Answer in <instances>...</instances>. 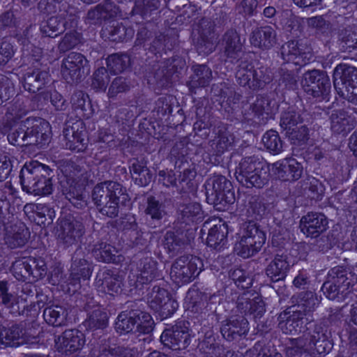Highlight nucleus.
Listing matches in <instances>:
<instances>
[{
  "label": "nucleus",
  "mask_w": 357,
  "mask_h": 357,
  "mask_svg": "<svg viewBox=\"0 0 357 357\" xmlns=\"http://www.w3.org/2000/svg\"><path fill=\"white\" fill-rule=\"evenodd\" d=\"M66 18L60 17L59 15L50 17L40 26V31L46 36L55 37L64 31Z\"/></svg>",
  "instance_id": "nucleus-42"
},
{
  "label": "nucleus",
  "mask_w": 357,
  "mask_h": 357,
  "mask_svg": "<svg viewBox=\"0 0 357 357\" xmlns=\"http://www.w3.org/2000/svg\"><path fill=\"white\" fill-rule=\"evenodd\" d=\"M281 54L285 61L300 65L305 59H307L310 50L298 41L291 40L282 45Z\"/></svg>",
  "instance_id": "nucleus-26"
},
{
  "label": "nucleus",
  "mask_w": 357,
  "mask_h": 357,
  "mask_svg": "<svg viewBox=\"0 0 357 357\" xmlns=\"http://www.w3.org/2000/svg\"><path fill=\"white\" fill-rule=\"evenodd\" d=\"M121 10L111 0H105L94 9L88 13V17L92 20H108L118 16H122Z\"/></svg>",
  "instance_id": "nucleus-33"
},
{
  "label": "nucleus",
  "mask_w": 357,
  "mask_h": 357,
  "mask_svg": "<svg viewBox=\"0 0 357 357\" xmlns=\"http://www.w3.org/2000/svg\"><path fill=\"white\" fill-rule=\"evenodd\" d=\"M286 351L289 356L301 354L305 352H312L304 335L296 339H290L289 343L286 348Z\"/></svg>",
  "instance_id": "nucleus-58"
},
{
  "label": "nucleus",
  "mask_w": 357,
  "mask_h": 357,
  "mask_svg": "<svg viewBox=\"0 0 357 357\" xmlns=\"http://www.w3.org/2000/svg\"><path fill=\"white\" fill-rule=\"evenodd\" d=\"M236 180L246 188H261L269 177V167L257 156L243 158L236 168Z\"/></svg>",
  "instance_id": "nucleus-2"
},
{
  "label": "nucleus",
  "mask_w": 357,
  "mask_h": 357,
  "mask_svg": "<svg viewBox=\"0 0 357 357\" xmlns=\"http://www.w3.org/2000/svg\"><path fill=\"white\" fill-rule=\"evenodd\" d=\"M236 77L238 83L242 86H247L251 89L252 79L255 77V68L248 63H242L239 65L236 73Z\"/></svg>",
  "instance_id": "nucleus-54"
},
{
  "label": "nucleus",
  "mask_w": 357,
  "mask_h": 357,
  "mask_svg": "<svg viewBox=\"0 0 357 357\" xmlns=\"http://www.w3.org/2000/svg\"><path fill=\"white\" fill-rule=\"evenodd\" d=\"M31 29V28L26 29L23 32V35L19 38L18 41L22 46L23 56L25 57L31 56L34 61H38L42 56L43 51L42 49L31 43L29 38Z\"/></svg>",
  "instance_id": "nucleus-46"
},
{
  "label": "nucleus",
  "mask_w": 357,
  "mask_h": 357,
  "mask_svg": "<svg viewBox=\"0 0 357 357\" xmlns=\"http://www.w3.org/2000/svg\"><path fill=\"white\" fill-rule=\"evenodd\" d=\"M303 166L294 158H285L273 165V173L281 180L295 181L301 178Z\"/></svg>",
  "instance_id": "nucleus-21"
},
{
  "label": "nucleus",
  "mask_w": 357,
  "mask_h": 357,
  "mask_svg": "<svg viewBox=\"0 0 357 357\" xmlns=\"http://www.w3.org/2000/svg\"><path fill=\"white\" fill-rule=\"evenodd\" d=\"M239 238L235 251L239 256L248 258L260 250L266 241V235L256 224L249 222L243 226Z\"/></svg>",
  "instance_id": "nucleus-4"
},
{
  "label": "nucleus",
  "mask_w": 357,
  "mask_h": 357,
  "mask_svg": "<svg viewBox=\"0 0 357 357\" xmlns=\"http://www.w3.org/2000/svg\"><path fill=\"white\" fill-rule=\"evenodd\" d=\"M275 30L271 26H264L255 29L250 34V43L259 48L270 49L277 42Z\"/></svg>",
  "instance_id": "nucleus-25"
},
{
  "label": "nucleus",
  "mask_w": 357,
  "mask_h": 357,
  "mask_svg": "<svg viewBox=\"0 0 357 357\" xmlns=\"http://www.w3.org/2000/svg\"><path fill=\"white\" fill-rule=\"evenodd\" d=\"M291 314L279 323V327L283 333L296 335L304 328L303 317L299 312L291 311Z\"/></svg>",
  "instance_id": "nucleus-40"
},
{
  "label": "nucleus",
  "mask_w": 357,
  "mask_h": 357,
  "mask_svg": "<svg viewBox=\"0 0 357 357\" xmlns=\"http://www.w3.org/2000/svg\"><path fill=\"white\" fill-rule=\"evenodd\" d=\"M289 268L287 257L284 255H276L266 268V274L273 282L284 280Z\"/></svg>",
  "instance_id": "nucleus-30"
},
{
  "label": "nucleus",
  "mask_w": 357,
  "mask_h": 357,
  "mask_svg": "<svg viewBox=\"0 0 357 357\" xmlns=\"http://www.w3.org/2000/svg\"><path fill=\"white\" fill-rule=\"evenodd\" d=\"M45 171L46 165L38 161L26 163L21 169L20 176L23 190L29 193L32 188L34 189L36 184L43 178V174H46Z\"/></svg>",
  "instance_id": "nucleus-19"
},
{
  "label": "nucleus",
  "mask_w": 357,
  "mask_h": 357,
  "mask_svg": "<svg viewBox=\"0 0 357 357\" xmlns=\"http://www.w3.org/2000/svg\"><path fill=\"white\" fill-rule=\"evenodd\" d=\"M112 40L114 41H123L132 37L134 31L122 24H113L109 31Z\"/></svg>",
  "instance_id": "nucleus-63"
},
{
  "label": "nucleus",
  "mask_w": 357,
  "mask_h": 357,
  "mask_svg": "<svg viewBox=\"0 0 357 357\" xmlns=\"http://www.w3.org/2000/svg\"><path fill=\"white\" fill-rule=\"evenodd\" d=\"M145 213L152 220H160L165 215V206L162 202L150 196L147 198Z\"/></svg>",
  "instance_id": "nucleus-57"
},
{
  "label": "nucleus",
  "mask_w": 357,
  "mask_h": 357,
  "mask_svg": "<svg viewBox=\"0 0 357 357\" xmlns=\"http://www.w3.org/2000/svg\"><path fill=\"white\" fill-rule=\"evenodd\" d=\"M301 231L308 237L317 238L328 227L326 216L321 213L310 212L303 216L300 221Z\"/></svg>",
  "instance_id": "nucleus-15"
},
{
  "label": "nucleus",
  "mask_w": 357,
  "mask_h": 357,
  "mask_svg": "<svg viewBox=\"0 0 357 357\" xmlns=\"http://www.w3.org/2000/svg\"><path fill=\"white\" fill-rule=\"evenodd\" d=\"M23 328L14 325L10 328H3L0 331V343L6 346L17 347L25 342Z\"/></svg>",
  "instance_id": "nucleus-36"
},
{
  "label": "nucleus",
  "mask_w": 357,
  "mask_h": 357,
  "mask_svg": "<svg viewBox=\"0 0 357 357\" xmlns=\"http://www.w3.org/2000/svg\"><path fill=\"white\" fill-rule=\"evenodd\" d=\"M46 174H43V178L36 184L34 189L29 192L35 195H47L52 193L53 185L52 182V171L46 166Z\"/></svg>",
  "instance_id": "nucleus-51"
},
{
  "label": "nucleus",
  "mask_w": 357,
  "mask_h": 357,
  "mask_svg": "<svg viewBox=\"0 0 357 357\" xmlns=\"http://www.w3.org/2000/svg\"><path fill=\"white\" fill-rule=\"evenodd\" d=\"M266 213V206L261 199L252 197L248 202L247 214L256 220L261 218Z\"/></svg>",
  "instance_id": "nucleus-59"
},
{
  "label": "nucleus",
  "mask_w": 357,
  "mask_h": 357,
  "mask_svg": "<svg viewBox=\"0 0 357 357\" xmlns=\"http://www.w3.org/2000/svg\"><path fill=\"white\" fill-rule=\"evenodd\" d=\"M248 321L243 316H233L222 325L221 333L228 341L236 340L247 334Z\"/></svg>",
  "instance_id": "nucleus-24"
},
{
  "label": "nucleus",
  "mask_w": 357,
  "mask_h": 357,
  "mask_svg": "<svg viewBox=\"0 0 357 357\" xmlns=\"http://www.w3.org/2000/svg\"><path fill=\"white\" fill-rule=\"evenodd\" d=\"M188 324L178 321L172 328L165 329L160 335L161 342L173 350L185 349L190 344Z\"/></svg>",
  "instance_id": "nucleus-9"
},
{
  "label": "nucleus",
  "mask_w": 357,
  "mask_h": 357,
  "mask_svg": "<svg viewBox=\"0 0 357 357\" xmlns=\"http://www.w3.org/2000/svg\"><path fill=\"white\" fill-rule=\"evenodd\" d=\"M135 320H137V331L141 333H149L153 329V320L151 316L145 312H135Z\"/></svg>",
  "instance_id": "nucleus-60"
},
{
  "label": "nucleus",
  "mask_w": 357,
  "mask_h": 357,
  "mask_svg": "<svg viewBox=\"0 0 357 357\" xmlns=\"http://www.w3.org/2000/svg\"><path fill=\"white\" fill-rule=\"evenodd\" d=\"M109 77L105 68H98L93 73L91 86L94 89L105 91Z\"/></svg>",
  "instance_id": "nucleus-64"
},
{
  "label": "nucleus",
  "mask_w": 357,
  "mask_h": 357,
  "mask_svg": "<svg viewBox=\"0 0 357 357\" xmlns=\"http://www.w3.org/2000/svg\"><path fill=\"white\" fill-rule=\"evenodd\" d=\"M272 100L268 97L259 96L251 105L252 112L259 117L264 114L268 115L272 112Z\"/></svg>",
  "instance_id": "nucleus-62"
},
{
  "label": "nucleus",
  "mask_w": 357,
  "mask_h": 357,
  "mask_svg": "<svg viewBox=\"0 0 357 357\" xmlns=\"http://www.w3.org/2000/svg\"><path fill=\"white\" fill-rule=\"evenodd\" d=\"M31 119L33 120V123L28 130L29 136L26 144L27 146H36L38 148H42L50 142V123L42 119Z\"/></svg>",
  "instance_id": "nucleus-20"
},
{
  "label": "nucleus",
  "mask_w": 357,
  "mask_h": 357,
  "mask_svg": "<svg viewBox=\"0 0 357 357\" xmlns=\"http://www.w3.org/2000/svg\"><path fill=\"white\" fill-rule=\"evenodd\" d=\"M147 296L149 306L167 316L172 314L178 308L177 302L170 298L168 291L158 286H154Z\"/></svg>",
  "instance_id": "nucleus-14"
},
{
  "label": "nucleus",
  "mask_w": 357,
  "mask_h": 357,
  "mask_svg": "<svg viewBox=\"0 0 357 357\" xmlns=\"http://www.w3.org/2000/svg\"><path fill=\"white\" fill-rule=\"evenodd\" d=\"M193 75L188 82L190 90L207 86L212 79V71L206 65H195L192 67Z\"/></svg>",
  "instance_id": "nucleus-37"
},
{
  "label": "nucleus",
  "mask_w": 357,
  "mask_h": 357,
  "mask_svg": "<svg viewBox=\"0 0 357 357\" xmlns=\"http://www.w3.org/2000/svg\"><path fill=\"white\" fill-rule=\"evenodd\" d=\"M84 234V227L79 221L71 218L61 220L57 236L66 246L77 244Z\"/></svg>",
  "instance_id": "nucleus-13"
},
{
  "label": "nucleus",
  "mask_w": 357,
  "mask_h": 357,
  "mask_svg": "<svg viewBox=\"0 0 357 357\" xmlns=\"http://www.w3.org/2000/svg\"><path fill=\"white\" fill-rule=\"evenodd\" d=\"M33 123V120L30 118L22 121H15L8 134V142L13 145L27 146L26 142L29 136L28 130Z\"/></svg>",
  "instance_id": "nucleus-29"
},
{
  "label": "nucleus",
  "mask_w": 357,
  "mask_h": 357,
  "mask_svg": "<svg viewBox=\"0 0 357 357\" xmlns=\"http://www.w3.org/2000/svg\"><path fill=\"white\" fill-rule=\"evenodd\" d=\"M84 342V335L79 331L66 330L55 339V347L59 352L70 354L79 350Z\"/></svg>",
  "instance_id": "nucleus-18"
},
{
  "label": "nucleus",
  "mask_w": 357,
  "mask_h": 357,
  "mask_svg": "<svg viewBox=\"0 0 357 357\" xmlns=\"http://www.w3.org/2000/svg\"><path fill=\"white\" fill-rule=\"evenodd\" d=\"M302 123L303 119L301 114L292 107H289L287 111L281 114L280 125L282 130L285 131V135L291 130H294L295 127L302 124Z\"/></svg>",
  "instance_id": "nucleus-47"
},
{
  "label": "nucleus",
  "mask_w": 357,
  "mask_h": 357,
  "mask_svg": "<svg viewBox=\"0 0 357 357\" xmlns=\"http://www.w3.org/2000/svg\"><path fill=\"white\" fill-rule=\"evenodd\" d=\"M333 84L338 94L357 104V68L346 64L337 65L333 72Z\"/></svg>",
  "instance_id": "nucleus-3"
},
{
  "label": "nucleus",
  "mask_w": 357,
  "mask_h": 357,
  "mask_svg": "<svg viewBox=\"0 0 357 357\" xmlns=\"http://www.w3.org/2000/svg\"><path fill=\"white\" fill-rule=\"evenodd\" d=\"M66 310L61 305H50L43 311L45 321L54 326H60L64 324L66 319Z\"/></svg>",
  "instance_id": "nucleus-43"
},
{
  "label": "nucleus",
  "mask_w": 357,
  "mask_h": 357,
  "mask_svg": "<svg viewBox=\"0 0 357 357\" xmlns=\"http://www.w3.org/2000/svg\"><path fill=\"white\" fill-rule=\"evenodd\" d=\"M354 126V119L343 110L334 111L331 116V128L340 134L349 132Z\"/></svg>",
  "instance_id": "nucleus-34"
},
{
  "label": "nucleus",
  "mask_w": 357,
  "mask_h": 357,
  "mask_svg": "<svg viewBox=\"0 0 357 357\" xmlns=\"http://www.w3.org/2000/svg\"><path fill=\"white\" fill-rule=\"evenodd\" d=\"M307 330L309 331L303 335L312 353L317 352L319 354H323L331 349V342L329 340L326 335V330L323 326L314 324L312 328H308Z\"/></svg>",
  "instance_id": "nucleus-16"
},
{
  "label": "nucleus",
  "mask_w": 357,
  "mask_h": 357,
  "mask_svg": "<svg viewBox=\"0 0 357 357\" xmlns=\"http://www.w3.org/2000/svg\"><path fill=\"white\" fill-rule=\"evenodd\" d=\"M135 315V312H130L129 314L122 312L119 314L115 323L116 331L120 333L131 332L137 324Z\"/></svg>",
  "instance_id": "nucleus-55"
},
{
  "label": "nucleus",
  "mask_w": 357,
  "mask_h": 357,
  "mask_svg": "<svg viewBox=\"0 0 357 357\" xmlns=\"http://www.w3.org/2000/svg\"><path fill=\"white\" fill-rule=\"evenodd\" d=\"M301 84L305 92L314 98L326 97L331 89L328 77L317 70L306 72Z\"/></svg>",
  "instance_id": "nucleus-7"
},
{
  "label": "nucleus",
  "mask_w": 357,
  "mask_h": 357,
  "mask_svg": "<svg viewBox=\"0 0 357 357\" xmlns=\"http://www.w3.org/2000/svg\"><path fill=\"white\" fill-rule=\"evenodd\" d=\"M205 188L208 203L218 205L223 202L231 203L234 199L231 183L223 176L215 175L208 178L205 183Z\"/></svg>",
  "instance_id": "nucleus-6"
},
{
  "label": "nucleus",
  "mask_w": 357,
  "mask_h": 357,
  "mask_svg": "<svg viewBox=\"0 0 357 357\" xmlns=\"http://www.w3.org/2000/svg\"><path fill=\"white\" fill-rule=\"evenodd\" d=\"M179 211L182 221L187 224L200 221L203 218L201 205L197 202L183 204L181 206Z\"/></svg>",
  "instance_id": "nucleus-45"
},
{
  "label": "nucleus",
  "mask_w": 357,
  "mask_h": 357,
  "mask_svg": "<svg viewBox=\"0 0 357 357\" xmlns=\"http://www.w3.org/2000/svg\"><path fill=\"white\" fill-rule=\"evenodd\" d=\"M90 357H138V351L135 348L121 347H110L105 340H100L91 349Z\"/></svg>",
  "instance_id": "nucleus-22"
},
{
  "label": "nucleus",
  "mask_w": 357,
  "mask_h": 357,
  "mask_svg": "<svg viewBox=\"0 0 357 357\" xmlns=\"http://www.w3.org/2000/svg\"><path fill=\"white\" fill-rule=\"evenodd\" d=\"M327 279L333 282L335 286L342 289V295H346L350 291L351 284L344 268L340 266L331 268L328 273Z\"/></svg>",
  "instance_id": "nucleus-41"
},
{
  "label": "nucleus",
  "mask_w": 357,
  "mask_h": 357,
  "mask_svg": "<svg viewBox=\"0 0 357 357\" xmlns=\"http://www.w3.org/2000/svg\"><path fill=\"white\" fill-rule=\"evenodd\" d=\"M234 136L227 130H220L218 136L213 140L211 146L218 153H221L232 146Z\"/></svg>",
  "instance_id": "nucleus-56"
},
{
  "label": "nucleus",
  "mask_w": 357,
  "mask_h": 357,
  "mask_svg": "<svg viewBox=\"0 0 357 357\" xmlns=\"http://www.w3.org/2000/svg\"><path fill=\"white\" fill-rule=\"evenodd\" d=\"M86 63V59L82 54L70 53L62 61V77L68 83L78 82L84 74V67Z\"/></svg>",
  "instance_id": "nucleus-10"
},
{
  "label": "nucleus",
  "mask_w": 357,
  "mask_h": 357,
  "mask_svg": "<svg viewBox=\"0 0 357 357\" xmlns=\"http://www.w3.org/2000/svg\"><path fill=\"white\" fill-rule=\"evenodd\" d=\"M89 97L82 91L74 92L71 97L73 108L79 111V114L85 118H89L93 114V109L89 102H87Z\"/></svg>",
  "instance_id": "nucleus-44"
},
{
  "label": "nucleus",
  "mask_w": 357,
  "mask_h": 357,
  "mask_svg": "<svg viewBox=\"0 0 357 357\" xmlns=\"http://www.w3.org/2000/svg\"><path fill=\"white\" fill-rule=\"evenodd\" d=\"M296 309L295 312H299L300 316H310L320 303V299L312 291H303L294 296Z\"/></svg>",
  "instance_id": "nucleus-28"
},
{
  "label": "nucleus",
  "mask_w": 357,
  "mask_h": 357,
  "mask_svg": "<svg viewBox=\"0 0 357 357\" xmlns=\"http://www.w3.org/2000/svg\"><path fill=\"white\" fill-rule=\"evenodd\" d=\"M237 307L241 313L249 314L254 318H259L265 312V305L260 297L251 300L241 297L238 300Z\"/></svg>",
  "instance_id": "nucleus-35"
},
{
  "label": "nucleus",
  "mask_w": 357,
  "mask_h": 357,
  "mask_svg": "<svg viewBox=\"0 0 357 357\" xmlns=\"http://www.w3.org/2000/svg\"><path fill=\"white\" fill-rule=\"evenodd\" d=\"M187 298L189 299L188 309L195 314L205 317L215 310V305L218 302L217 296L197 291H189Z\"/></svg>",
  "instance_id": "nucleus-11"
},
{
  "label": "nucleus",
  "mask_w": 357,
  "mask_h": 357,
  "mask_svg": "<svg viewBox=\"0 0 357 357\" xmlns=\"http://www.w3.org/2000/svg\"><path fill=\"white\" fill-rule=\"evenodd\" d=\"M272 79L271 73L264 67L255 69V77L252 79L251 89H258L264 87L266 84L269 83Z\"/></svg>",
  "instance_id": "nucleus-61"
},
{
  "label": "nucleus",
  "mask_w": 357,
  "mask_h": 357,
  "mask_svg": "<svg viewBox=\"0 0 357 357\" xmlns=\"http://www.w3.org/2000/svg\"><path fill=\"white\" fill-rule=\"evenodd\" d=\"M262 142L266 149L273 154L282 151L283 143L278 133L275 130H268L263 136Z\"/></svg>",
  "instance_id": "nucleus-53"
},
{
  "label": "nucleus",
  "mask_w": 357,
  "mask_h": 357,
  "mask_svg": "<svg viewBox=\"0 0 357 357\" xmlns=\"http://www.w3.org/2000/svg\"><path fill=\"white\" fill-rule=\"evenodd\" d=\"M203 264L196 256H182L172 266L170 278L178 285L190 282L201 271Z\"/></svg>",
  "instance_id": "nucleus-5"
},
{
  "label": "nucleus",
  "mask_w": 357,
  "mask_h": 357,
  "mask_svg": "<svg viewBox=\"0 0 357 357\" xmlns=\"http://www.w3.org/2000/svg\"><path fill=\"white\" fill-rule=\"evenodd\" d=\"M160 7V0H135L130 14H138L145 19Z\"/></svg>",
  "instance_id": "nucleus-48"
},
{
  "label": "nucleus",
  "mask_w": 357,
  "mask_h": 357,
  "mask_svg": "<svg viewBox=\"0 0 357 357\" xmlns=\"http://www.w3.org/2000/svg\"><path fill=\"white\" fill-rule=\"evenodd\" d=\"M195 31L197 33L196 47L199 54L208 55L215 48V35L213 26L208 19L203 18L197 24Z\"/></svg>",
  "instance_id": "nucleus-12"
},
{
  "label": "nucleus",
  "mask_w": 357,
  "mask_h": 357,
  "mask_svg": "<svg viewBox=\"0 0 357 357\" xmlns=\"http://www.w3.org/2000/svg\"><path fill=\"white\" fill-rule=\"evenodd\" d=\"M65 146L67 149L77 152L82 151L86 146L85 130L82 123L77 121L72 125L66 124L63 131Z\"/></svg>",
  "instance_id": "nucleus-17"
},
{
  "label": "nucleus",
  "mask_w": 357,
  "mask_h": 357,
  "mask_svg": "<svg viewBox=\"0 0 357 357\" xmlns=\"http://www.w3.org/2000/svg\"><path fill=\"white\" fill-rule=\"evenodd\" d=\"M49 80V73L38 68L29 69L24 75L23 86L26 91L36 93L42 89Z\"/></svg>",
  "instance_id": "nucleus-27"
},
{
  "label": "nucleus",
  "mask_w": 357,
  "mask_h": 357,
  "mask_svg": "<svg viewBox=\"0 0 357 357\" xmlns=\"http://www.w3.org/2000/svg\"><path fill=\"white\" fill-rule=\"evenodd\" d=\"M92 199L102 215L114 218L118 215L120 206L129 201V196L121 184L107 181L94 187Z\"/></svg>",
  "instance_id": "nucleus-1"
},
{
  "label": "nucleus",
  "mask_w": 357,
  "mask_h": 357,
  "mask_svg": "<svg viewBox=\"0 0 357 357\" xmlns=\"http://www.w3.org/2000/svg\"><path fill=\"white\" fill-rule=\"evenodd\" d=\"M107 314L100 308L92 311L85 321V326L91 330L102 329L107 325Z\"/></svg>",
  "instance_id": "nucleus-50"
},
{
  "label": "nucleus",
  "mask_w": 357,
  "mask_h": 357,
  "mask_svg": "<svg viewBox=\"0 0 357 357\" xmlns=\"http://www.w3.org/2000/svg\"><path fill=\"white\" fill-rule=\"evenodd\" d=\"M116 252L114 247L102 242L95 245L92 249V253L96 259L107 263L115 261Z\"/></svg>",
  "instance_id": "nucleus-49"
},
{
  "label": "nucleus",
  "mask_w": 357,
  "mask_h": 357,
  "mask_svg": "<svg viewBox=\"0 0 357 357\" xmlns=\"http://www.w3.org/2000/svg\"><path fill=\"white\" fill-rule=\"evenodd\" d=\"M222 45L224 53L231 62L237 59L242 50V43L237 32L234 30L227 31L223 36Z\"/></svg>",
  "instance_id": "nucleus-32"
},
{
  "label": "nucleus",
  "mask_w": 357,
  "mask_h": 357,
  "mask_svg": "<svg viewBox=\"0 0 357 357\" xmlns=\"http://www.w3.org/2000/svg\"><path fill=\"white\" fill-rule=\"evenodd\" d=\"M137 282L140 284L149 282L158 276L156 262L151 258L142 259L137 264Z\"/></svg>",
  "instance_id": "nucleus-39"
},
{
  "label": "nucleus",
  "mask_w": 357,
  "mask_h": 357,
  "mask_svg": "<svg viewBox=\"0 0 357 357\" xmlns=\"http://www.w3.org/2000/svg\"><path fill=\"white\" fill-rule=\"evenodd\" d=\"M29 237V230L23 223L4 225L3 241L11 249L24 245Z\"/></svg>",
  "instance_id": "nucleus-23"
},
{
  "label": "nucleus",
  "mask_w": 357,
  "mask_h": 357,
  "mask_svg": "<svg viewBox=\"0 0 357 357\" xmlns=\"http://www.w3.org/2000/svg\"><path fill=\"white\" fill-rule=\"evenodd\" d=\"M227 234L228 229L225 223L213 226L208 231L207 245L215 250H220L227 243Z\"/></svg>",
  "instance_id": "nucleus-38"
},
{
  "label": "nucleus",
  "mask_w": 357,
  "mask_h": 357,
  "mask_svg": "<svg viewBox=\"0 0 357 357\" xmlns=\"http://www.w3.org/2000/svg\"><path fill=\"white\" fill-rule=\"evenodd\" d=\"M92 273L91 264L85 259L84 253L81 248L76 250L73 257L70 267L69 284L73 289L72 291H78L82 282H86Z\"/></svg>",
  "instance_id": "nucleus-8"
},
{
  "label": "nucleus",
  "mask_w": 357,
  "mask_h": 357,
  "mask_svg": "<svg viewBox=\"0 0 357 357\" xmlns=\"http://www.w3.org/2000/svg\"><path fill=\"white\" fill-rule=\"evenodd\" d=\"M38 9L45 14H53L58 11L60 17L66 18L69 16V20L73 15V8L70 7L67 3L62 2L61 0H40L38 3Z\"/></svg>",
  "instance_id": "nucleus-31"
},
{
  "label": "nucleus",
  "mask_w": 357,
  "mask_h": 357,
  "mask_svg": "<svg viewBox=\"0 0 357 357\" xmlns=\"http://www.w3.org/2000/svg\"><path fill=\"white\" fill-rule=\"evenodd\" d=\"M130 63V59L128 55L112 54L107 59L108 69L114 74H118L126 70Z\"/></svg>",
  "instance_id": "nucleus-52"
}]
</instances>
